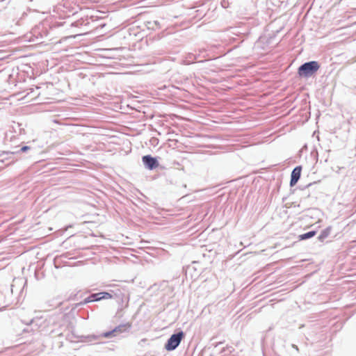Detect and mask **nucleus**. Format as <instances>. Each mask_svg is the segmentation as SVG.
Here are the masks:
<instances>
[{
  "label": "nucleus",
  "instance_id": "1",
  "mask_svg": "<svg viewBox=\"0 0 356 356\" xmlns=\"http://www.w3.org/2000/svg\"><path fill=\"white\" fill-rule=\"evenodd\" d=\"M320 66L316 61H311L302 65L298 69V74L301 76H309L314 74Z\"/></svg>",
  "mask_w": 356,
  "mask_h": 356
},
{
  "label": "nucleus",
  "instance_id": "2",
  "mask_svg": "<svg viewBox=\"0 0 356 356\" xmlns=\"http://www.w3.org/2000/svg\"><path fill=\"white\" fill-rule=\"evenodd\" d=\"M132 323L130 322L119 325L118 326H116L113 330L111 331L104 332L102 334V337L104 338H111L115 337L118 334L128 332L129 329L131 327Z\"/></svg>",
  "mask_w": 356,
  "mask_h": 356
},
{
  "label": "nucleus",
  "instance_id": "3",
  "mask_svg": "<svg viewBox=\"0 0 356 356\" xmlns=\"http://www.w3.org/2000/svg\"><path fill=\"white\" fill-rule=\"evenodd\" d=\"M184 337V333L181 331L172 334L165 346V349L169 351L175 350L179 345Z\"/></svg>",
  "mask_w": 356,
  "mask_h": 356
},
{
  "label": "nucleus",
  "instance_id": "4",
  "mask_svg": "<svg viewBox=\"0 0 356 356\" xmlns=\"http://www.w3.org/2000/svg\"><path fill=\"white\" fill-rule=\"evenodd\" d=\"M112 295L108 292H101L98 293H95L89 296L86 300V302H92V301H98L102 299H111Z\"/></svg>",
  "mask_w": 356,
  "mask_h": 356
},
{
  "label": "nucleus",
  "instance_id": "5",
  "mask_svg": "<svg viewBox=\"0 0 356 356\" xmlns=\"http://www.w3.org/2000/svg\"><path fill=\"white\" fill-rule=\"evenodd\" d=\"M142 159L145 165L149 170L154 169L159 165L156 159L149 155L144 156Z\"/></svg>",
  "mask_w": 356,
  "mask_h": 356
},
{
  "label": "nucleus",
  "instance_id": "6",
  "mask_svg": "<svg viewBox=\"0 0 356 356\" xmlns=\"http://www.w3.org/2000/svg\"><path fill=\"white\" fill-rule=\"evenodd\" d=\"M302 168L300 166L296 167L291 172L290 185L293 186L296 184L300 177Z\"/></svg>",
  "mask_w": 356,
  "mask_h": 356
},
{
  "label": "nucleus",
  "instance_id": "7",
  "mask_svg": "<svg viewBox=\"0 0 356 356\" xmlns=\"http://www.w3.org/2000/svg\"><path fill=\"white\" fill-rule=\"evenodd\" d=\"M330 234V228H327L324 230H323L318 237V240L321 242H323L326 238L328 237V236Z\"/></svg>",
  "mask_w": 356,
  "mask_h": 356
},
{
  "label": "nucleus",
  "instance_id": "8",
  "mask_svg": "<svg viewBox=\"0 0 356 356\" xmlns=\"http://www.w3.org/2000/svg\"><path fill=\"white\" fill-rule=\"evenodd\" d=\"M316 232L315 231H311L307 233L301 234L299 236L300 240H305L309 238H312L316 235Z\"/></svg>",
  "mask_w": 356,
  "mask_h": 356
},
{
  "label": "nucleus",
  "instance_id": "9",
  "mask_svg": "<svg viewBox=\"0 0 356 356\" xmlns=\"http://www.w3.org/2000/svg\"><path fill=\"white\" fill-rule=\"evenodd\" d=\"M28 149H29V147L24 146V147H22L21 151L24 152L27 151Z\"/></svg>",
  "mask_w": 356,
  "mask_h": 356
}]
</instances>
